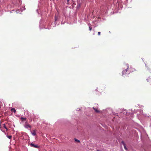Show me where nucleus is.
<instances>
[{
  "label": "nucleus",
  "mask_w": 151,
  "mask_h": 151,
  "mask_svg": "<svg viewBox=\"0 0 151 151\" xmlns=\"http://www.w3.org/2000/svg\"><path fill=\"white\" fill-rule=\"evenodd\" d=\"M11 111H13V112H14V113H15L16 111V110L15 108H12L11 109Z\"/></svg>",
  "instance_id": "6"
},
{
  "label": "nucleus",
  "mask_w": 151,
  "mask_h": 151,
  "mask_svg": "<svg viewBox=\"0 0 151 151\" xmlns=\"http://www.w3.org/2000/svg\"><path fill=\"white\" fill-rule=\"evenodd\" d=\"M4 128H5V129H6V130H8V129H7V127H6L5 124H4Z\"/></svg>",
  "instance_id": "10"
},
{
  "label": "nucleus",
  "mask_w": 151,
  "mask_h": 151,
  "mask_svg": "<svg viewBox=\"0 0 151 151\" xmlns=\"http://www.w3.org/2000/svg\"><path fill=\"white\" fill-rule=\"evenodd\" d=\"M97 151H99V150H97Z\"/></svg>",
  "instance_id": "18"
},
{
  "label": "nucleus",
  "mask_w": 151,
  "mask_h": 151,
  "mask_svg": "<svg viewBox=\"0 0 151 151\" xmlns=\"http://www.w3.org/2000/svg\"><path fill=\"white\" fill-rule=\"evenodd\" d=\"M30 145L32 147L36 148H39V146H38V145H35L33 143H32L30 144Z\"/></svg>",
  "instance_id": "4"
},
{
  "label": "nucleus",
  "mask_w": 151,
  "mask_h": 151,
  "mask_svg": "<svg viewBox=\"0 0 151 151\" xmlns=\"http://www.w3.org/2000/svg\"><path fill=\"white\" fill-rule=\"evenodd\" d=\"M32 135L33 136H35L36 134V132L35 131H33L32 132H31Z\"/></svg>",
  "instance_id": "5"
},
{
  "label": "nucleus",
  "mask_w": 151,
  "mask_h": 151,
  "mask_svg": "<svg viewBox=\"0 0 151 151\" xmlns=\"http://www.w3.org/2000/svg\"><path fill=\"white\" fill-rule=\"evenodd\" d=\"M74 140L76 142H80V141L79 140H78V139H75Z\"/></svg>",
  "instance_id": "8"
},
{
  "label": "nucleus",
  "mask_w": 151,
  "mask_h": 151,
  "mask_svg": "<svg viewBox=\"0 0 151 151\" xmlns=\"http://www.w3.org/2000/svg\"><path fill=\"white\" fill-rule=\"evenodd\" d=\"M27 112H28V111H25V113H26Z\"/></svg>",
  "instance_id": "16"
},
{
  "label": "nucleus",
  "mask_w": 151,
  "mask_h": 151,
  "mask_svg": "<svg viewBox=\"0 0 151 151\" xmlns=\"http://www.w3.org/2000/svg\"><path fill=\"white\" fill-rule=\"evenodd\" d=\"M93 109L95 111L96 113H99L100 112V111L98 109V105L97 106H96V107H95V106H93Z\"/></svg>",
  "instance_id": "2"
},
{
  "label": "nucleus",
  "mask_w": 151,
  "mask_h": 151,
  "mask_svg": "<svg viewBox=\"0 0 151 151\" xmlns=\"http://www.w3.org/2000/svg\"><path fill=\"white\" fill-rule=\"evenodd\" d=\"M6 137H7V138H8L9 139H11L12 138V136L11 135H6Z\"/></svg>",
  "instance_id": "7"
},
{
  "label": "nucleus",
  "mask_w": 151,
  "mask_h": 151,
  "mask_svg": "<svg viewBox=\"0 0 151 151\" xmlns=\"http://www.w3.org/2000/svg\"><path fill=\"white\" fill-rule=\"evenodd\" d=\"M81 6V5L80 4H79L78 5V6Z\"/></svg>",
  "instance_id": "13"
},
{
  "label": "nucleus",
  "mask_w": 151,
  "mask_h": 151,
  "mask_svg": "<svg viewBox=\"0 0 151 151\" xmlns=\"http://www.w3.org/2000/svg\"><path fill=\"white\" fill-rule=\"evenodd\" d=\"M26 118H23V117H22L21 118V119L22 120H26Z\"/></svg>",
  "instance_id": "9"
},
{
  "label": "nucleus",
  "mask_w": 151,
  "mask_h": 151,
  "mask_svg": "<svg viewBox=\"0 0 151 151\" xmlns=\"http://www.w3.org/2000/svg\"><path fill=\"white\" fill-rule=\"evenodd\" d=\"M98 34L99 36V35H101V32H98Z\"/></svg>",
  "instance_id": "12"
},
{
  "label": "nucleus",
  "mask_w": 151,
  "mask_h": 151,
  "mask_svg": "<svg viewBox=\"0 0 151 151\" xmlns=\"http://www.w3.org/2000/svg\"><path fill=\"white\" fill-rule=\"evenodd\" d=\"M89 30L90 31H91V30L92 29V27H91L90 26H89Z\"/></svg>",
  "instance_id": "11"
},
{
  "label": "nucleus",
  "mask_w": 151,
  "mask_h": 151,
  "mask_svg": "<svg viewBox=\"0 0 151 151\" xmlns=\"http://www.w3.org/2000/svg\"><path fill=\"white\" fill-rule=\"evenodd\" d=\"M24 127L26 128H27V129H28V128H31L32 127L31 126H30V125H29V124H28L27 122H26L24 124Z\"/></svg>",
  "instance_id": "3"
},
{
  "label": "nucleus",
  "mask_w": 151,
  "mask_h": 151,
  "mask_svg": "<svg viewBox=\"0 0 151 151\" xmlns=\"http://www.w3.org/2000/svg\"><path fill=\"white\" fill-rule=\"evenodd\" d=\"M124 149H125L126 150H127V148H126L125 146V145H124Z\"/></svg>",
  "instance_id": "14"
},
{
  "label": "nucleus",
  "mask_w": 151,
  "mask_h": 151,
  "mask_svg": "<svg viewBox=\"0 0 151 151\" xmlns=\"http://www.w3.org/2000/svg\"><path fill=\"white\" fill-rule=\"evenodd\" d=\"M69 0H67V2H68L69 1Z\"/></svg>",
  "instance_id": "17"
},
{
  "label": "nucleus",
  "mask_w": 151,
  "mask_h": 151,
  "mask_svg": "<svg viewBox=\"0 0 151 151\" xmlns=\"http://www.w3.org/2000/svg\"><path fill=\"white\" fill-rule=\"evenodd\" d=\"M122 144H124V142H123V141H122Z\"/></svg>",
  "instance_id": "15"
},
{
  "label": "nucleus",
  "mask_w": 151,
  "mask_h": 151,
  "mask_svg": "<svg viewBox=\"0 0 151 151\" xmlns=\"http://www.w3.org/2000/svg\"><path fill=\"white\" fill-rule=\"evenodd\" d=\"M123 68L125 69L123 71H122V75L123 76L127 74H129L130 73L137 71V70H136L135 69L133 68L131 66H130L129 67L128 64H124L123 66Z\"/></svg>",
  "instance_id": "1"
}]
</instances>
